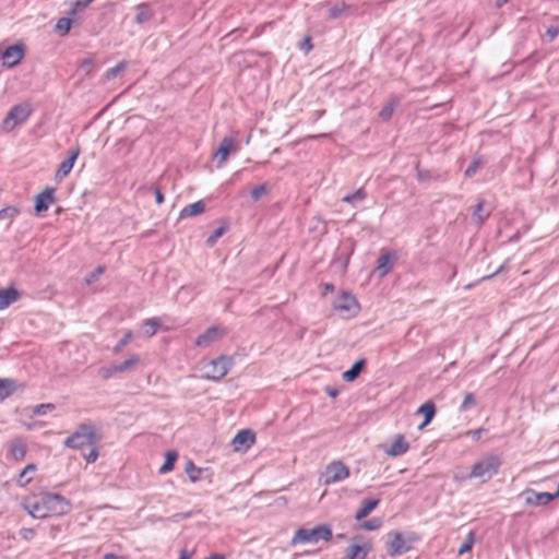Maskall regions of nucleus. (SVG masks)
I'll return each mask as SVG.
<instances>
[{
	"mask_svg": "<svg viewBox=\"0 0 559 559\" xmlns=\"http://www.w3.org/2000/svg\"><path fill=\"white\" fill-rule=\"evenodd\" d=\"M500 466V456L487 453L473 463L467 478L476 479L481 484H486L499 473Z\"/></svg>",
	"mask_w": 559,
	"mask_h": 559,
	"instance_id": "obj_2",
	"label": "nucleus"
},
{
	"mask_svg": "<svg viewBox=\"0 0 559 559\" xmlns=\"http://www.w3.org/2000/svg\"><path fill=\"white\" fill-rule=\"evenodd\" d=\"M520 497L526 507H545L555 500L550 492H538L531 488L524 489Z\"/></svg>",
	"mask_w": 559,
	"mask_h": 559,
	"instance_id": "obj_12",
	"label": "nucleus"
},
{
	"mask_svg": "<svg viewBox=\"0 0 559 559\" xmlns=\"http://www.w3.org/2000/svg\"><path fill=\"white\" fill-rule=\"evenodd\" d=\"M546 35L548 36L549 40L555 39L557 37V35H558V28L557 27H549L546 31Z\"/></svg>",
	"mask_w": 559,
	"mask_h": 559,
	"instance_id": "obj_51",
	"label": "nucleus"
},
{
	"mask_svg": "<svg viewBox=\"0 0 559 559\" xmlns=\"http://www.w3.org/2000/svg\"><path fill=\"white\" fill-rule=\"evenodd\" d=\"M393 265V259L390 254H383L378 260V265L376 271L378 272V275L380 277H384L386 274L390 273Z\"/></svg>",
	"mask_w": 559,
	"mask_h": 559,
	"instance_id": "obj_31",
	"label": "nucleus"
},
{
	"mask_svg": "<svg viewBox=\"0 0 559 559\" xmlns=\"http://www.w3.org/2000/svg\"><path fill=\"white\" fill-rule=\"evenodd\" d=\"M19 385L13 379L10 378H1L0 379V401H3L11 396L16 390Z\"/></svg>",
	"mask_w": 559,
	"mask_h": 559,
	"instance_id": "obj_25",
	"label": "nucleus"
},
{
	"mask_svg": "<svg viewBox=\"0 0 559 559\" xmlns=\"http://www.w3.org/2000/svg\"><path fill=\"white\" fill-rule=\"evenodd\" d=\"M140 362V357L135 354L130 355L120 364H115L109 367L103 368L100 374L104 379L115 377L132 370Z\"/></svg>",
	"mask_w": 559,
	"mask_h": 559,
	"instance_id": "obj_11",
	"label": "nucleus"
},
{
	"mask_svg": "<svg viewBox=\"0 0 559 559\" xmlns=\"http://www.w3.org/2000/svg\"><path fill=\"white\" fill-rule=\"evenodd\" d=\"M417 537L412 532H391L388 534L386 548L390 557L401 556L411 550Z\"/></svg>",
	"mask_w": 559,
	"mask_h": 559,
	"instance_id": "obj_7",
	"label": "nucleus"
},
{
	"mask_svg": "<svg viewBox=\"0 0 559 559\" xmlns=\"http://www.w3.org/2000/svg\"><path fill=\"white\" fill-rule=\"evenodd\" d=\"M227 229V225L224 224L221 227H218L207 239L206 245L212 247L216 243V241L224 235V233Z\"/></svg>",
	"mask_w": 559,
	"mask_h": 559,
	"instance_id": "obj_40",
	"label": "nucleus"
},
{
	"mask_svg": "<svg viewBox=\"0 0 559 559\" xmlns=\"http://www.w3.org/2000/svg\"><path fill=\"white\" fill-rule=\"evenodd\" d=\"M104 559H119L115 554H106Z\"/></svg>",
	"mask_w": 559,
	"mask_h": 559,
	"instance_id": "obj_58",
	"label": "nucleus"
},
{
	"mask_svg": "<svg viewBox=\"0 0 559 559\" xmlns=\"http://www.w3.org/2000/svg\"><path fill=\"white\" fill-rule=\"evenodd\" d=\"M417 413L424 416V421L418 426V430H423L435 417L436 406L432 402H426L417 408Z\"/></svg>",
	"mask_w": 559,
	"mask_h": 559,
	"instance_id": "obj_23",
	"label": "nucleus"
},
{
	"mask_svg": "<svg viewBox=\"0 0 559 559\" xmlns=\"http://www.w3.org/2000/svg\"><path fill=\"white\" fill-rule=\"evenodd\" d=\"M127 62L120 61L115 67L108 69L105 73L106 80H111L118 76L120 73H122L127 69Z\"/></svg>",
	"mask_w": 559,
	"mask_h": 559,
	"instance_id": "obj_37",
	"label": "nucleus"
},
{
	"mask_svg": "<svg viewBox=\"0 0 559 559\" xmlns=\"http://www.w3.org/2000/svg\"><path fill=\"white\" fill-rule=\"evenodd\" d=\"M24 57V47L21 44L9 46L1 56L2 64L12 68L21 62Z\"/></svg>",
	"mask_w": 559,
	"mask_h": 559,
	"instance_id": "obj_17",
	"label": "nucleus"
},
{
	"mask_svg": "<svg viewBox=\"0 0 559 559\" xmlns=\"http://www.w3.org/2000/svg\"><path fill=\"white\" fill-rule=\"evenodd\" d=\"M80 155V147L75 146L69 152V156L58 167L55 174V180L61 182L72 170L75 160Z\"/></svg>",
	"mask_w": 559,
	"mask_h": 559,
	"instance_id": "obj_18",
	"label": "nucleus"
},
{
	"mask_svg": "<svg viewBox=\"0 0 559 559\" xmlns=\"http://www.w3.org/2000/svg\"><path fill=\"white\" fill-rule=\"evenodd\" d=\"M382 525V521L380 519H372L370 521L365 522L361 526L365 531H376L380 528Z\"/></svg>",
	"mask_w": 559,
	"mask_h": 559,
	"instance_id": "obj_45",
	"label": "nucleus"
},
{
	"mask_svg": "<svg viewBox=\"0 0 559 559\" xmlns=\"http://www.w3.org/2000/svg\"><path fill=\"white\" fill-rule=\"evenodd\" d=\"M185 472L191 483H197L207 478L211 481L213 472L209 467H198L192 461L185 465Z\"/></svg>",
	"mask_w": 559,
	"mask_h": 559,
	"instance_id": "obj_20",
	"label": "nucleus"
},
{
	"mask_svg": "<svg viewBox=\"0 0 559 559\" xmlns=\"http://www.w3.org/2000/svg\"><path fill=\"white\" fill-rule=\"evenodd\" d=\"M332 538V528L329 524H321L312 528H298L290 539V546L313 545L319 540L329 542Z\"/></svg>",
	"mask_w": 559,
	"mask_h": 559,
	"instance_id": "obj_4",
	"label": "nucleus"
},
{
	"mask_svg": "<svg viewBox=\"0 0 559 559\" xmlns=\"http://www.w3.org/2000/svg\"><path fill=\"white\" fill-rule=\"evenodd\" d=\"M480 166V162L478 159H474L468 167L465 169V177H472L476 174Z\"/></svg>",
	"mask_w": 559,
	"mask_h": 559,
	"instance_id": "obj_47",
	"label": "nucleus"
},
{
	"mask_svg": "<svg viewBox=\"0 0 559 559\" xmlns=\"http://www.w3.org/2000/svg\"><path fill=\"white\" fill-rule=\"evenodd\" d=\"M372 544L364 538H356L345 550V559H366Z\"/></svg>",
	"mask_w": 559,
	"mask_h": 559,
	"instance_id": "obj_13",
	"label": "nucleus"
},
{
	"mask_svg": "<svg viewBox=\"0 0 559 559\" xmlns=\"http://www.w3.org/2000/svg\"><path fill=\"white\" fill-rule=\"evenodd\" d=\"M97 435L94 425L90 423L80 424L75 430L70 433L63 441V445L68 449L80 450L85 445H95Z\"/></svg>",
	"mask_w": 559,
	"mask_h": 559,
	"instance_id": "obj_5",
	"label": "nucleus"
},
{
	"mask_svg": "<svg viewBox=\"0 0 559 559\" xmlns=\"http://www.w3.org/2000/svg\"><path fill=\"white\" fill-rule=\"evenodd\" d=\"M474 405H475V396L472 393H465L463 402L460 406V409L462 412H465Z\"/></svg>",
	"mask_w": 559,
	"mask_h": 559,
	"instance_id": "obj_44",
	"label": "nucleus"
},
{
	"mask_svg": "<svg viewBox=\"0 0 559 559\" xmlns=\"http://www.w3.org/2000/svg\"><path fill=\"white\" fill-rule=\"evenodd\" d=\"M205 211L204 201L200 200L183 206L179 212V219H186L201 215Z\"/></svg>",
	"mask_w": 559,
	"mask_h": 559,
	"instance_id": "obj_22",
	"label": "nucleus"
},
{
	"mask_svg": "<svg viewBox=\"0 0 559 559\" xmlns=\"http://www.w3.org/2000/svg\"><path fill=\"white\" fill-rule=\"evenodd\" d=\"M192 552L188 551L187 549H182L179 554V559H191Z\"/></svg>",
	"mask_w": 559,
	"mask_h": 559,
	"instance_id": "obj_54",
	"label": "nucleus"
},
{
	"mask_svg": "<svg viewBox=\"0 0 559 559\" xmlns=\"http://www.w3.org/2000/svg\"><path fill=\"white\" fill-rule=\"evenodd\" d=\"M33 112V107L28 102L13 105L0 122L2 133L9 134L17 127L25 123Z\"/></svg>",
	"mask_w": 559,
	"mask_h": 559,
	"instance_id": "obj_3",
	"label": "nucleus"
},
{
	"mask_svg": "<svg viewBox=\"0 0 559 559\" xmlns=\"http://www.w3.org/2000/svg\"><path fill=\"white\" fill-rule=\"evenodd\" d=\"M379 504V499H367L362 502L361 507L355 514L357 521L365 519L370 512H372Z\"/></svg>",
	"mask_w": 559,
	"mask_h": 559,
	"instance_id": "obj_29",
	"label": "nucleus"
},
{
	"mask_svg": "<svg viewBox=\"0 0 559 559\" xmlns=\"http://www.w3.org/2000/svg\"><path fill=\"white\" fill-rule=\"evenodd\" d=\"M490 215V212L486 209L484 200H479L472 214V218L476 224H483Z\"/></svg>",
	"mask_w": 559,
	"mask_h": 559,
	"instance_id": "obj_30",
	"label": "nucleus"
},
{
	"mask_svg": "<svg viewBox=\"0 0 559 559\" xmlns=\"http://www.w3.org/2000/svg\"><path fill=\"white\" fill-rule=\"evenodd\" d=\"M302 49L306 51H310L312 49V44L309 37H307L302 44Z\"/></svg>",
	"mask_w": 559,
	"mask_h": 559,
	"instance_id": "obj_55",
	"label": "nucleus"
},
{
	"mask_svg": "<svg viewBox=\"0 0 559 559\" xmlns=\"http://www.w3.org/2000/svg\"><path fill=\"white\" fill-rule=\"evenodd\" d=\"M551 495H552L554 499H557L559 497V483H558L557 491Z\"/></svg>",
	"mask_w": 559,
	"mask_h": 559,
	"instance_id": "obj_61",
	"label": "nucleus"
},
{
	"mask_svg": "<svg viewBox=\"0 0 559 559\" xmlns=\"http://www.w3.org/2000/svg\"><path fill=\"white\" fill-rule=\"evenodd\" d=\"M153 16V10L147 3H140L135 7V22L143 24L150 21Z\"/></svg>",
	"mask_w": 559,
	"mask_h": 559,
	"instance_id": "obj_27",
	"label": "nucleus"
},
{
	"mask_svg": "<svg viewBox=\"0 0 559 559\" xmlns=\"http://www.w3.org/2000/svg\"><path fill=\"white\" fill-rule=\"evenodd\" d=\"M56 201L55 189L46 187L43 191L35 195L34 209L37 214L46 212Z\"/></svg>",
	"mask_w": 559,
	"mask_h": 559,
	"instance_id": "obj_16",
	"label": "nucleus"
},
{
	"mask_svg": "<svg viewBox=\"0 0 559 559\" xmlns=\"http://www.w3.org/2000/svg\"><path fill=\"white\" fill-rule=\"evenodd\" d=\"M348 9L349 7L345 2L336 3L330 9L329 15L331 19H337L345 14L348 11Z\"/></svg>",
	"mask_w": 559,
	"mask_h": 559,
	"instance_id": "obj_38",
	"label": "nucleus"
},
{
	"mask_svg": "<svg viewBox=\"0 0 559 559\" xmlns=\"http://www.w3.org/2000/svg\"><path fill=\"white\" fill-rule=\"evenodd\" d=\"M53 409H55V405L53 404H51V403H44V404L36 405L33 408V414L37 415V416H45L48 412L53 411Z\"/></svg>",
	"mask_w": 559,
	"mask_h": 559,
	"instance_id": "obj_41",
	"label": "nucleus"
},
{
	"mask_svg": "<svg viewBox=\"0 0 559 559\" xmlns=\"http://www.w3.org/2000/svg\"><path fill=\"white\" fill-rule=\"evenodd\" d=\"M233 359L228 356H219L211 360L204 367L203 378L211 381L222 380L230 370Z\"/></svg>",
	"mask_w": 559,
	"mask_h": 559,
	"instance_id": "obj_8",
	"label": "nucleus"
},
{
	"mask_svg": "<svg viewBox=\"0 0 559 559\" xmlns=\"http://www.w3.org/2000/svg\"><path fill=\"white\" fill-rule=\"evenodd\" d=\"M20 298L21 294L14 286L0 287V311L5 310Z\"/></svg>",
	"mask_w": 559,
	"mask_h": 559,
	"instance_id": "obj_21",
	"label": "nucleus"
},
{
	"mask_svg": "<svg viewBox=\"0 0 559 559\" xmlns=\"http://www.w3.org/2000/svg\"><path fill=\"white\" fill-rule=\"evenodd\" d=\"M409 448V442L402 433L393 435L389 443L381 447L383 453L390 457L404 455Z\"/></svg>",
	"mask_w": 559,
	"mask_h": 559,
	"instance_id": "obj_10",
	"label": "nucleus"
},
{
	"mask_svg": "<svg viewBox=\"0 0 559 559\" xmlns=\"http://www.w3.org/2000/svg\"><path fill=\"white\" fill-rule=\"evenodd\" d=\"M178 453L174 450L167 451L165 453V462L159 467V474H167L174 469L175 463L177 461Z\"/></svg>",
	"mask_w": 559,
	"mask_h": 559,
	"instance_id": "obj_32",
	"label": "nucleus"
},
{
	"mask_svg": "<svg viewBox=\"0 0 559 559\" xmlns=\"http://www.w3.org/2000/svg\"><path fill=\"white\" fill-rule=\"evenodd\" d=\"M22 507L33 519L44 520L68 514L72 503L59 493L43 491L26 497Z\"/></svg>",
	"mask_w": 559,
	"mask_h": 559,
	"instance_id": "obj_1",
	"label": "nucleus"
},
{
	"mask_svg": "<svg viewBox=\"0 0 559 559\" xmlns=\"http://www.w3.org/2000/svg\"><path fill=\"white\" fill-rule=\"evenodd\" d=\"M479 433H480V430L475 431L476 436H479Z\"/></svg>",
	"mask_w": 559,
	"mask_h": 559,
	"instance_id": "obj_62",
	"label": "nucleus"
},
{
	"mask_svg": "<svg viewBox=\"0 0 559 559\" xmlns=\"http://www.w3.org/2000/svg\"><path fill=\"white\" fill-rule=\"evenodd\" d=\"M509 0H497V7H502L504 3H507Z\"/></svg>",
	"mask_w": 559,
	"mask_h": 559,
	"instance_id": "obj_60",
	"label": "nucleus"
},
{
	"mask_svg": "<svg viewBox=\"0 0 559 559\" xmlns=\"http://www.w3.org/2000/svg\"><path fill=\"white\" fill-rule=\"evenodd\" d=\"M474 542H475L474 534L472 532H469L467 534L465 540L462 543V545L459 548V551H457L459 556L469 552L473 548Z\"/></svg>",
	"mask_w": 559,
	"mask_h": 559,
	"instance_id": "obj_39",
	"label": "nucleus"
},
{
	"mask_svg": "<svg viewBox=\"0 0 559 559\" xmlns=\"http://www.w3.org/2000/svg\"><path fill=\"white\" fill-rule=\"evenodd\" d=\"M366 365V360L364 358L358 359L354 362V365L348 369L347 371L342 373V378L345 382H353L355 381L359 373L361 372L362 368Z\"/></svg>",
	"mask_w": 559,
	"mask_h": 559,
	"instance_id": "obj_26",
	"label": "nucleus"
},
{
	"mask_svg": "<svg viewBox=\"0 0 559 559\" xmlns=\"http://www.w3.org/2000/svg\"><path fill=\"white\" fill-rule=\"evenodd\" d=\"M254 432L251 429H242L233 438L231 445L235 452L245 453L254 444Z\"/></svg>",
	"mask_w": 559,
	"mask_h": 559,
	"instance_id": "obj_14",
	"label": "nucleus"
},
{
	"mask_svg": "<svg viewBox=\"0 0 559 559\" xmlns=\"http://www.w3.org/2000/svg\"><path fill=\"white\" fill-rule=\"evenodd\" d=\"M36 426H37V425H36V423H28V424H25V427H26V429H28V430H31V429L35 428Z\"/></svg>",
	"mask_w": 559,
	"mask_h": 559,
	"instance_id": "obj_59",
	"label": "nucleus"
},
{
	"mask_svg": "<svg viewBox=\"0 0 559 559\" xmlns=\"http://www.w3.org/2000/svg\"><path fill=\"white\" fill-rule=\"evenodd\" d=\"M365 192L361 189L356 190L355 192L347 194L343 198V201L346 203H354L356 201H361L365 199Z\"/></svg>",
	"mask_w": 559,
	"mask_h": 559,
	"instance_id": "obj_42",
	"label": "nucleus"
},
{
	"mask_svg": "<svg viewBox=\"0 0 559 559\" xmlns=\"http://www.w3.org/2000/svg\"><path fill=\"white\" fill-rule=\"evenodd\" d=\"M332 309L342 319L348 320L355 318L359 313L360 305L353 294L342 292L333 300Z\"/></svg>",
	"mask_w": 559,
	"mask_h": 559,
	"instance_id": "obj_6",
	"label": "nucleus"
},
{
	"mask_svg": "<svg viewBox=\"0 0 559 559\" xmlns=\"http://www.w3.org/2000/svg\"><path fill=\"white\" fill-rule=\"evenodd\" d=\"M394 107L392 105L384 107L379 112V116L382 120H389L393 114Z\"/></svg>",
	"mask_w": 559,
	"mask_h": 559,
	"instance_id": "obj_49",
	"label": "nucleus"
},
{
	"mask_svg": "<svg viewBox=\"0 0 559 559\" xmlns=\"http://www.w3.org/2000/svg\"><path fill=\"white\" fill-rule=\"evenodd\" d=\"M266 193V186L264 183L254 187L250 191V195L253 201L260 200Z\"/></svg>",
	"mask_w": 559,
	"mask_h": 559,
	"instance_id": "obj_43",
	"label": "nucleus"
},
{
	"mask_svg": "<svg viewBox=\"0 0 559 559\" xmlns=\"http://www.w3.org/2000/svg\"><path fill=\"white\" fill-rule=\"evenodd\" d=\"M35 531L33 528H22L20 530V536L24 539V540H31L35 537Z\"/></svg>",
	"mask_w": 559,
	"mask_h": 559,
	"instance_id": "obj_48",
	"label": "nucleus"
},
{
	"mask_svg": "<svg viewBox=\"0 0 559 559\" xmlns=\"http://www.w3.org/2000/svg\"><path fill=\"white\" fill-rule=\"evenodd\" d=\"M10 452L15 460H22L26 453L25 444L21 440L13 441Z\"/></svg>",
	"mask_w": 559,
	"mask_h": 559,
	"instance_id": "obj_35",
	"label": "nucleus"
},
{
	"mask_svg": "<svg viewBox=\"0 0 559 559\" xmlns=\"http://www.w3.org/2000/svg\"><path fill=\"white\" fill-rule=\"evenodd\" d=\"M36 469L37 467L35 464H27L20 473L16 479V485L20 487H25L26 485H28L32 481L33 475L35 474Z\"/></svg>",
	"mask_w": 559,
	"mask_h": 559,
	"instance_id": "obj_28",
	"label": "nucleus"
},
{
	"mask_svg": "<svg viewBox=\"0 0 559 559\" xmlns=\"http://www.w3.org/2000/svg\"><path fill=\"white\" fill-rule=\"evenodd\" d=\"M236 150V139L231 136H225L218 148L213 154V158L217 160V166L222 167L228 160L229 154Z\"/></svg>",
	"mask_w": 559,
	"mask_h": 559,
	"instance_id": "obj_15",
	"label": "nucleus"
},
{
	"mask_svg": "<svg viewBox=\"0 0 559 559\" xmlns=\"http://www.w3.org/2000/svg\"><path fill=\"white\" fill-rule=\"evenodd\" d=\"M349 477V468L342 461L335 460L329 463L321 474L320 479L329 486L343 481Z\"/></svg>",
	"mask_w": 559,
	"mask_h": 559,
	"instance_id": "obj_9",
	"label": "nucleus"
},
{
	"mask_svg": "<svg viewBox=\"0 0 559 559\" xmlns=\"http://www.w3.org/2000/svg\"><path fill=\"white\" fill-rule=\"evenodd\" d=\"M224 335V329L218 326H211L195 338L194 344L198 347L205 348L209 347L214 342L218 341Z\"/></svg>",
	"mask_w": 559,
	"mask_h": 559,
	"instance_id": "obj_19",
	"label": "nucleus"
},
{
	"mask_svg": "<svg viewBox=\"0 0 559 559\" xmlns=\"http://www.w3.org/2000/svg\"><path fill=\"white\" fill-rule=\"evenodd\" d=\"M323 289H324V294H326V293L333 292L334 286L332 284L326 283V284H324Z\"/></svg>",
	"mask_w": 559,
	"mask_h": 559,
	"instance_id": "obj_57",
	"label": "nucleus"
},
{
	"mask_svg": "<svg viewBox=\"0 0 559 559\" xmlns=\"http://www.w3.org/2000/svg\"><path fill=\"white\" fill-rule=\"evenodd\" d=\"M162 326L159 318H150L143 321L141 325L142 335L150 338L154 336Z\"/></svg>",
	"mask_w": 559,
	"mask_h": 559,
	"instance_id": "obj_24",
	"label": "nucleus"
},
{
	"mask_svg": "<svg viewBox=\"0 0 559 559\" xmlns=\"http://www.w3.org/2000/svg\"><path fill=\"white\" fill-rule=\"evenodd\" d=\"M19 214L20 210L16 206H7L0 210V219L11 223Z\"/></svg>",
	"mask_w": 559,
	"mask_h": 559,
	"instance_id": "obj_36",
	"label": "nucleus"
},
{
	"mask_svg": "<svg viewBox=\"0 0 559 559\" xmlns=\"http://www.w3.org/2000/svg\"><path fill=\"white\" fill-rule=\"evenodd\" d=\"M325 392L332 399H335L338 394V391L335 388H326Z\"/></svg>",
	"mask_w": 559,
	"mask_h": 559,
	"instance_id": "obj_53",
	"label": "nucleus"
},
{
	"mask_svg": "<svg viewBox=\"0 0 559 559\" xmlns=\"http://www.w3.org/2000/svg\"><path fill=\"white\" fill-rule=\"evenodd\" d=\"M133 341V332L128 330L124 332L123 336L117 342V344L112 347L114 354H119L126 346H128Z\"/></svg>",
	"mask_w": 559,
	"mask_h": 559,
	"instance_id": "obj_34",
	"label": "nucleus"
},
{
	"mask_svg": "<svg viewBox=\"0 0 559 559\" xmlns=\"http://www.w3.org/2000/svg\"><path fill=\"white\" fill-rule=\"evenodd\" d=\"M91 450L87 454H84L83 457L87 463H95L99 456L98 450L95 445H91Z\"/></svg>",
	"mask_w": 559,
	"mask_h": 559,
	"instance_id": "obj_46",
	"label": "nucleus"
},
{
	"mask_svg": "<svg viewBox=\"0 0 559 559\" xmlns=\"http://www.w3.org/2000/svg\"><path fill=\"white\" fill-rule=\"evenodd\" d=\"M71 17L72 16L69 15L67 17H61L57 21L55 28L60 36H66L70 32L72 27Z\"/></svg>",
	"mask_w": 559,
	"mask_h": 559,
	"instance_id": "obj_33",
	"label": "nucleus"
},
{
	"mask_svg": "<svg viewBox=\"0 0 559 559\" xmlns=\"http://www.w3.org/2000/svg\"><path fill=\"white\" fill-rule=\"evenodd\" d=\"M204 559H226V557L223 554H212V555H210L209 557H206Z\"/></svg>",
	"mask_w": 559,
	"mask_h": 559,
	"instance_id": "obj_56",
	"label": "nucleus"
},
{
	"mask_svg": "<svg viewBox=\"0 0 559 559\" xmlns=\"http://www.w3.org/2000/svg\"><path fill=\"white\" fill-rule=\"evenodd\" d=\"M155 200L158 204H162L164 202V195L159 189H155L154 191Z\"/></svg>",
	"mask_w": 559,
	"mask_h": 559,
	"instance_id": "obj_52",
	"label": "nucleus"
},
{
	"mask_svg": "<svg viewBox=\"0 0 559 559\" xmlns=\"http://www.w3.org/2000/svg\"><path fill=\"white\" fill-rule=\"evenodd\" d=\"M105 269L104 266H97V269L90 275V277L86 280L87 283H91L94 281L97 276L102 275L104 273Z\"/></svg>",
	"mask_w": 559,
	"mask_h": 559,
	"instance_id": "obj_50",
	"label": "nucleus"
}]
</instances>
